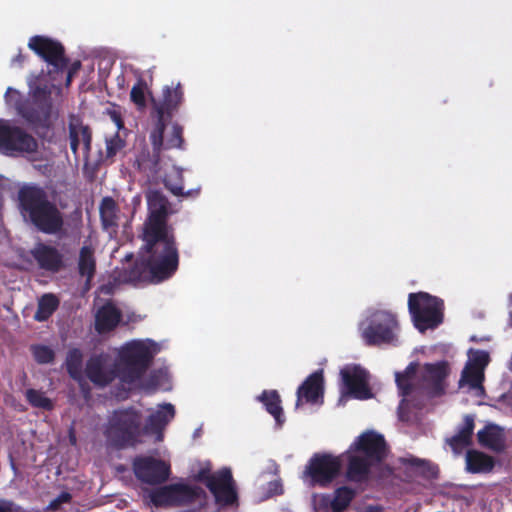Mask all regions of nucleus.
Here are the masks:
<instances>
[{"mask_svg":"<svg viewBox=\"0 0 512 512\" xmlns=\"http://www.w3.org/2000/svg\"><path fill=\"white\" fill-rule=\"evenodd\" d=\"M149 215L144 223L139 258L120 273L125 282L161 283L178 270L180 256L174 228L168 224L171 213L168 199L160 191L148 194Z\"/></svg>","mask_w":512,"mask_h":512,"instance_id":"obj_1","label":"nucleus"},{"mask_svg":"<svg viewBox=\"0 0 512 512\" xmlns=\"http://www.w3.org/2000/svg\"><path fill=\"white\" fill-rule=\"evenodd\" d=\"M18 206L25 220L45 234H56L63 228L62 213L41 187L24 185L18 191Z\"/></svg>","mask_w":512,"mask_h":512,"instance_id":"obj_2","label":"nucleus"},{"mask_svg":"<svg viewBox=\"0 0 512 512\" xmlns=\"http://www.w3.org/2000/svg\"><path fill=\"white\" fill-rule=\"evenodd\" d=\"M352 448L359 454L349 457L346 477L356 483L367 481L371 468L382 463L388 455V445L384 436L375 431L362 433Z\"/></svg>","mask_w":512,"mask_h":512,"instance_id":"obj_3","label":"nucleus"},{"mask_svg":"<svg viewBox=\"0 0 512 512\" xmlns=\"http://www.w3.org/2000/svg\"><path fill=\"white\" fill-rule=\"evenodd\" d=\"M108 445L117 450L142 442V413L135 407L119 408L109 416L104 430Z\"/></svg>","mask_w":512,"mask_h":512,"instance_id":"obj_4","label":"nucleus"},{"mask_svg":"<svg viewBox=\"0 0 512 512\" xmlns=\"http://www.w3.org/2000/svg\"><path fill=\"white\" fill-rule=\"evenodd\" d=\"M30 86V98L17 106L19 115L37 132L51 127L52 99L47 85Z\"/></svg>","mask_w":512,"mask_h":512,"instance_id":"obj_5","label":"nucleus"},{"mask_svg":"<svg viewBox=\"0 0 512 512\" xmlns=\"http://www.w3.org/2000/svg\"><path fill=\"white\" fill-rule=\"evenodd\" d=\"M443 300L427 292L410 293L408 310L415 328L420 332L435 329L443 322Z\"/></svg>","mask_w":512,"mask_h":512,"instance_id":"obj_6","label":"nucleus"},{"mask_svg":"<svg viewBox=\"0 0 512 512\" xmlns=\"http://www.w3.org/2000/svg\"><path fill=\"white\" fill-rule=\"evenodd\" d=\"M153 359V353L142 341L126 343L119 351V377L132 383L140 379L147 371Z\"/></svg>","mask_w":512,"mask_h":512,"instance_id":"obj_7","label":"nucleus"},{"mask_svg":"<svg viewBox=\"0 0 512 512\" xmlns=\"http://www.w3.org/2000/svg\"><path fill=\"white\" fill-rule=\"evenodd\" d=\"M28 47L47 65V76L51 81L60 80L69 63L63 44L47 36L35 35L29 39Z\"/></svg>","mask_w":512,"mask_h":512,"instance_id":"obj_8","label":"nucleus"},{"mask_svg":"<svg viewBox=\"0 0 512 512\" xmlns=\"http://www.w3.org/2000/svg\"><path fill=\"white\" fill-rule=\"evenodd\" d=\"M399 323L395 314L376 310L363 323L361 336L368 346L394 344L397 341Z\"/></svg>","mask_w":512,"mask_h":512,"instance_id":"obj_9","label":"nucleus"},{"mask_svg":"<svg viewBox=\"0 0 512 512\" xmlns=\"http://www.w3.org/2000/svg\"><path fill=\"white\" fill-rule=\"evenodd\" d=\"M184 99V92L180 83L175 87L165 86L162 90V99L153 100V109L156 112L157 121L155 129L151 133L152 144L159 148L163 144V135L166 122L173 117Z\"/></svg>","mask_w":512,"mask_h":512,"instance_id":"obj_10","label":"nucleus"},{"mask_svg":"<svg viewBox=\"0 0 512 512\" xmlns=\"http://www.w3.org/2000/svg\"><path fill=\"white\" fill-rule=\"evenodd\" d=\"M195 480L205 484L213 494L217 504L229 506L237 501V492L229 468L224 467L215 473H211L210 467H202L195 475Z\"/></svg>","mask_w":512,"mask_h":512,"instance_id":"obj_11","label":"nucleus"},{"mask_svg":"<svg viewBox=\"0 0 512 512\" xmlns=\"http://www.w3.org/2000/svg\"><path fill=\"white\" fill-rule=\"evenodd\" d=\"M38 149L37 140L25 129L0 119V152L6 156L30 154Z\"/></svg>","mask_w":512,"mask_h":512,"instance_id":"obj_12","label":"nucleus"},{"mask_svg":"<svg viewBox=\"0 0 512 512\" xmlns=\"http://www.w3.org/2000/svg\"><path fill=\"white\" fill-rule=\"evenodd\" d=\"M341 461L338 457L328 453L314 454L305 469L312 486L328 487L339 475Z\"/></svg>","mask_w":512,"mask_h":512,"instance_id":"obj_13","label":"nucleus"},{"mask_svg":"<svg viewBox=\"0 0 512 512\" xmlns=\"http://www.w3.org/2000/svg\"><path fill=\"white\" fill-rule=\"evenodd\" d=\"M132 467L136 478L149 485L166 482L171 473L169 464L152 456H137Z\"/></svg>","mask_w":512,"mask_h":512,"instance_id":"obj_14","label":"nucleus"},{"mask_svg":"<svg viewBox=\"0 0 512 512\" xmlns=\"http://www.w3.org/2000/svg\"><path fill=\"white\" fill-rule=\"evenodd\" d=\"M111 357L107 353L93 354L85 365L86 377L96 386L105 387L119 376L118 365L111 366Z\"/></svg>","mask_w":512,"mask_h":512,"instance_id":"obj_15","label":"nucleus"},{"mask_svg":"<svg viewBox=\"0 0 512 512\" xmlns=\"http://www.w3.org/2000/svg\"><path fill=\"white\" fill-rule=\"evenodd\" d=\"M450 368L447 361L425 363L421 373L422 387L430 397H438L445 393V379Z\"/></svg>","mask_w":512,"mask_h":512,"instance_id":"obj_16","label":"nucleus"},{"mask_svg":"<svg viewBox=\"0 0 512 512\" xmlns=\"http://www.w3.org/2000/svg\"><path fill=\"white\" fill-rule=\"evenodd\" d=\"M345 391L353 398L365 400L372 397L368 374L359 365L346 366L340 371Z\"/></svg>","mask_w":512,"mask_h":512,"instance_id":"obj_17","label":"nucleus"},{"mask_svg":"<svg viewBox=\"0 0 512 512\" xmlns=\"http://www.w3.org/2000/svg\"><path fill=\"white\" fill-rule=\"evenodd\" d=\"M69 138L75 160H88L92 139L91 129L74 115L69 120Z\"/></svg>","mask_w":512,"mask_h":512,"instance_id":"obj_18","label":"nucleus"},{"mask_svg":"<svg viewBox=\"0 0 512 512\" xmlns=\"http://www.w3.org/2000/svg\"><path fill=\"white\" fill-rule=\"evenodd\" d=\"M295 408H300L304 403L317 404L324 396L323 370H317L310 374L298 387L296 392Z\"/></svg>","mask_w":512,"mask_h":512,"instance_id":"obj_19","label":"nucleus"},{"mask_svg":"<svg viewBox=\"0 0 512 512\" xmlns=\"http://www.w3.org/2000/svg\"><path fill=\"white\" fill-rule=\"evenodd\" d=\"M31 255L38 264L39 268L57 273L65 268L63 254L54 246L38 243L31 251Z\"/></svg>","mask_w":512,"mask_h":512,"instance_id":"obj_20","label":"nucleus"},{"mask_svg":"<svg viewBox=\"0 0 512 512\" xmlns=\"http://www.w3.org/2000/svg\"><path fill=\"white\" fill-rule=\"evenodd\" d=\"M174 416V406L170 403L164 404L159 410L148 416L145 425L142 424L143 435L154 434L157 441H162L163 431Z\"/></svg>","mask_w":512,"mask_h":512,"instance_id":"obj_21","label":"nucleus"},{"mask_svg":"<svg viewBox=\"0 0 512 512\" xmlns=\"http://www.w3.org/2000/svg\"><path fill=\"white\" fill-rule=\"evenodd\" d=\"M477 440L480 446L495 453H501L506 448L504 429L493 423L485 425L478 431Z\"/></svg>","mask_w":512,"mask_h":512,"instance_id":"obj_22","label":"nucleus"},{"mask_svg":"<svg viewBox=\"0 0 512 512\" xmlns=\"http://www.w3.org/2000/svg\"><path fill=\"white\" fill-rule=\"evenodd\" d=\"M97 268V260L95 256V247L90 241H84L79 250L77 260V271L80 277L85 278L90 282L95 274Z\"/></svg>","mask_w":512,"mask_h":512,"instance_id":"obj_23","label":"nucleus"},{"mask_svg":"<svg viewBox=\"0 0 512 512\" xmlns=\"http://www.w3.org/2000/svg\"><path fill=\"white\" fill-rule=\"evenodd\" d=\"M206 498V492L199 486L175 484V506H203Z\"/></svg>","mask_w":512,"mask_h":512,"instance_id":"obj_24","label":"nucleus"},{"mask_svg":"<svg viewBox=\"0 0 512 512\" xmlns=\"http://www.w3.org/2000/svg\"><path fill=\"white\" fill-rule=\"evenodd\" d=\"M121 311L111 303L103 305L95 317V329L98 333L113 331L121 321Z\"/></svg>","mask_w":512,"mask_h":512,"instance_id":"obj_25","label":"nucleus"},{"mask_svg":"<svg viewBox=\"0 0 512 512\" xmlns=\"http://www.w3.org/2000/svg\"><path fill=\"white\" fill-rule=\"evenodd\" d=\"M256 400L261 402L265 410L273 416L278 427L285 422L284 412L282 408L281 397L277 390H263Z\"/></svg>","mask_w":512,"mask_h":512,"instance_id":"obj_26","label":"nucleus"},{"mask_svg":"<svg viewBox=\"0 0 512 512\" xmlns=\"http://www.w3.org/2000/svg\"><path fill=\"white\" fill-rule=\"evenodd\" d=\"M495 466L492 456L477 450H469L466 453V470L473 474L489 473Z\"/></svg>","mask_w":512,"mask_h":512,"instance_id":"obj_27","label":"nucleus"},{"mask_svg":"<svg viewBox=\"0 0 512 512\" xmlns=\"http://www.w3.org/2000/svg\"><path fill=\"white\" fill-rule=\"evenodd\" d=\"M164 184L176 196H195L199 194L200 188L185 191L183 186V170L173 165L171 170L165 173Z\"/></svg>","mask_w":512,"mask_h":512,"instance_id":"obj_28","label":"nucleus"},{"mask_svg":"<svg viewBox=\"0 0 512 512\" xmlns=\"http://www.w3.org/2000/svg\"><path fill=\"white\" fill-rule=\"evenodd\" d=\"M99 212L103 230L115 231L119 220V208L116 201L112 197H104L100 203Z\"/></svg>","mask_w":512,"mask_h":512,"instance_id":"obj_29","label":"nucleus"},{"mask_svg":"<svg viewBox=\"0 0 512 512\" xmlns=\"http://www.w3.org/2000/svg\"><path fill=\"white\" fill-rule=\"evenodd\" d=\"M417 366L416 363H410L404 372H397L395 375L399 394L403 397L401 403H404L406 397L410 396L413 392L414 385L412 381L416 375Z\"/></svg>","mask_w":512,"mask_h":512,"instance_id":"obj_30","label":"nucleus"},{"mask_svg":"<svg viewBox=\"0 0 512 512\" xmlns=\"http://www.w3.org/2000/svg\"><path fill=\"white\" fill-rule=\"evenodd\" d=\"M484 372L480 369L471 367L466 364L464 367L461 378L459 380V386L464 387L468 386L470 390H484L483 381H484Z\"/></svg>","mask_w":512,"mask_h":512,"instance_id":"obj_31","label":"nucleus"},{"mask_svg":"<svg viewBox=\"0 0 512 512\" xmlns=\"http://www.w3.org/2000/svg\"><path fill=\"white\" fill-rule=\"evenodd\" d=\"M149 497L156 507L175 506V484L156 488Z\"/></svg>","mask_w":512,"mask_h":512,"instance_id":"obj_32","label":"nucleus"},{"mask_svg":"<svg viewBox=\"0 0 512 512\" xmlns=\"http://www.w3.org/2000/svg\"><path fill=\"white\" fill-rule=\"evenodd\" d=\"M83 354L80 349L72 348L68 351L65 366L69 376L79 381L82 378Z\"/></svg>","mask_w":512,"mask_h":512,"instance_id":"obj_33","label":"nucleus"},{"mask_svg":"<svg viewBox=\"0 0 512 512\" xmlns=\"http://www.w3.org/2000/svg\"><path fill=\"white\" fill-rule=\"evenodd\" d=\"M356 495L354 489L348 486L338 487L334 491V497L330 503V507L333 512H342L344 511L352 502Z\"/></svg>","mask_w":512,"mask_h":512,"instance_id":"obj_34","label":"nucleus"},{"mask_svg":"<svg viewBox=\"0 0 512 512\" xmlns=\"http://www.w3.org/2000/svg\"><path fill=\"white\" fill-rule=\"evenodd\" d=\"M59 300L53 294H45L41 297L38 303V308L35 313L37 321L47 320L58 308Z\"/></svg>","mask_w":512,"mask_h":512,"instance_id":"obj_35","label":"nucleus"},{"mask_svg":"<svg viewBox=\"0 0 512 512\" xmlns=\"http://www.w3.org/2000/svg\"><path fill=\"white\" fill-rule=\"evenodd\" d=\"M25 398L34 408H39L44 411H51L54 408L53 401L46 397L43 391L29 388L25 392Z\"/></svg>","mask_w":512,"mask_h":512,"instance_id":"obj_36","label":"nucleus"},{"mask_svg":"<svg viewBox=\"0 0 512 512\" xmlns=\"http://www.w3.org/2000/svg\"><path fill=\"white\" fill-rule=\"evenodd\" d=\"M183 128L178 124H174L172 126V131L170 137L167 139L166 143L162 144L159 148H155L153 145L154 151L159 152L161 148L171 149V148H181L183 145Z\"/></svg>","mask_w":512,"mask_h":512,"instance_id":"obj_37","label":"nucleus"},{"mask_svg":"<svg viewBox=\"0 0 512 512\" xmlns=\"http://www.w3.org/2000/svg\"><path fill=\"white\" fill-rule=\"evenodd\" d=\"M31 352L35 361L39 364H49L54 361V351L46 345H32Z\"/></svg>","mask_w":512,"mask_h":512,"instance_id":"obj_38","label":"nucleus"},{"mask_svg":"<svg viewBox=\"0 0 512 512\" xmlns=\"http://www.w3.org/2000/svg\"><path fill=\"white\" fill-rule=\"evenodd\" d=\"M146 89L147 84L143 79H138L131 89L130 99L138 108H144L146 106Z\"/></svg>","mask_w":512,"mask_h":512,"instance_id":"obj_39","label":"nucleus"},{"mask_svg":"<svg viewBox=\"0 0 512 512\" xmlns=\"http://www.w3.org/2000/svg\"><path fill=\"white\" fill-rule=\"evenodd\" d=\"M490 356L487 351L484 350H476L473 352L470 361L467 365L480 369L484 372L485 367L489 364Z\"/></svg>","mask_w":512,"mask_h":512,"instance_id":"obj_40","label":"nucleus"},{"mask_svg":"<svg viewBox=\"0 0 512 512\" xmlns=\"http://www.w3.org/2000/svg\"><path fill=\"white\" fill-rule=\"evenodd\" d=\"M475 428V419L471 414H467L463 418V423L458 427L457 434L465 437L472 442V436Z\"/></svg>","mask_w":512,"mask_h":512,"instance_id":"obj_41","label":"nucleus"},{"mask_svg":"<svg viewBox=\"0 0 512 512\" xmlns=\"http://www.w3.org/2000/svg\"><path fill=\"white\" fill-rule=\"evenodd\" d=\"M125 147V141L116 133L113 137L106 140L107 157L116 156Z\"/></svg>","mask_w":512,"mask_h":512,"instance_id":"obj_42","label":"nucleus"},{"mask_svg":"<svg viewBox=\"0 0 512 512\" xmlns=\"http://www.w3.org/2000/svg\"><path fill=\"white\" fill-rule=\"evenodd\" d=\"M447 443L455 453L462 452L466 447L472 444V442L457 433L451 438L447 439Z\"/></svg>","mask_w":512,"mask_h":512,"instance_id":"obj_43","label":"nucleus"},{"mask_svg":"<svg viewBox=\"0 0 512 512\" xmlns=\"http://www.w3.org/2000/svg\"><path fill=\"white\" fill-rule=\"evenodd\" d=\"M71 500L72 495L69 492L63 491L49 503L48 510L56 511L62 504L69 503Z\"/></svg>","mask_w":512,"mask_h":512,"instance_id":"obj_44","label":"nucleus"},{"mask_svg":"<svg viewBox=\"0 0 512 512\" xmlns=\"http://www.w3.org/2000/svg\"><path fill=\"white\" fill-rule=\"evenodd\" d=\"M81 67H82V64H81V61H79V60H76V61L72 62L71 64L68 63V66L65 70V72H66L65 85L67 87L70 86L74 76L79 72Z\"/></svg>","mask_w":512,"mask_h":512,"instance_id":"obj_45","label":"nucleus"},{"mask_svg":"<svg viewBox=\"0 0 512 512\" xmlns=\"http://www.w3.org/2000/svg\"><path fill=\"white\" fill-rule=\"evenodd\" d=\"M0 512H23V509L11 500L0 499Z\"/></svg>","mask_w":512,"mask_h":512,"instance_id":"obj_46","label":"nucleus"},{"mask_svg":"<svg viewBox=\"0 0 512 512\" xmlns=\"http://www.w3.org/2000/svg\"><path fill=\"white\" fill-rule=\"evenodd\" d=\"M408 463L411 466L417 467V468H424L426 465H429V462L420 458L413 457L408 460Z\"/></svg>","mask_w":512,"mask_h":512,"instance_id":"obj_47","label":"nucleus"},{"mask_svg":"<svg viewBox=\"0 0 512 512\" xmlns=\"http://www.w3.org/2000/svg\"><path fill=\"white\" fill-rule=\"evenodd\" d=\"M25 61V56L19 52L15 57L12 59V64H17L18 66H22V64Z\"/></svg>","mask_w":512,"mask_h":512,"instance_id":"obj_48","label":"nucleus"},{"mask_svg":"<svg viewBox=\"0 0 512 512\" xmlns=\"http://www.w3.org/2000/svg\"><path fill=\"white\" fill-rule=\"evenodd\" d=\"M113 118H114V121L116 122L118 128H121L123 126L121 117L119 115L114 114Z\"/></svg>","mask_w":512,"mask_h":512,"instance_id":"obj_49","label":"nucleus"},{"mask_svg":"<svg viewBox=\"0 0 512 512\" xmlns=\"http://www.w3.org/2000/svg\"><path fill=\"white\" fill-rule=\"evenodd\" d=\"M70 442L71 444H75L76 443V437L73 433L70 434Z\"/></svg>","mask_w":512,"mask_h":512,"instance_id":"obj_50","label":"nucleus"},{"mask_svg":"<svg viewBox=\"0 0 512 512\" xmlns=\"http://www.w3.org/2000/svg\"><path fill=\"white\" fill-rule=\"evenodd\" d=\"M508 326H509V327H512V310L509 312V322H508Z\"/></svg>","mask_w":512,"mask_h":512,"instance_id":"obj_51","label":"nucleus"},{"mask_svg":"<svg viewBox=\"0 0 512 512\" xmlns=\"http://www.w3.org/2000/svg\"><path fill=\"white\" fill-rule=\"evenodd\" d=\"M11 92H13V93H15V94H18V92H17L16 90H14V89H12L11 87H9V88L7 89V91H6V95H8V94H9V93H11Z\"/></svg>","mask_w":512,"mask_h":512,"instance_id":"obj_52","label":"nucleus"},{"mask_svg":"<svg viewBox=\"0 0 512 512\" xmlns=\"http://www.w3.org/2000/svg\"><path fill=\"white\" fill-rule=\"evenodd\" d=\"M134 164L137 165V169H141V162L140 161L134 162Z\"/></svg>","mask_w":512,"mask_h":512,"instance_id":"obj_53","label":"nucleus"},{"mask_svg":"<svg viewBox=\"0 0 512 512\" xmlns=\"http://www.w3.org/2000/svg\"><path fill=\"white\" fill-rule=\"evenodd\" d=\"M510 303L512 304V294L510 295Z\"/></svg>","mask_w":512,"mask_h":512,"instance_id":"obj_54","label":"nucleus"}]
</instances>
